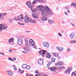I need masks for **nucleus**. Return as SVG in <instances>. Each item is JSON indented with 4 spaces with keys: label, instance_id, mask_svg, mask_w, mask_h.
<instances>
[{
    "label": "nucleus",
    "instance_id": "4d7b16f0",
    "mask_svg": "<svg viewBox=\"0 0 76 76\" xmlns=\"http://www.w3.org/2000/svg\"><path fill=\"white\" fill-rule=\"evenodd\" d=\"M64 14L66 15V16H67L68 15V14H67V13L66 12H64Z\"/></svg>",
    "mask_w": 76,
    "mask_h": 76
},
{
    "label": "nucleus",
    "instance_id": "bb28decb",
    "mask_svg": "<svg viewBox=\"0 0 76 76\" xmlns=\"http://www.w3.org/2000/svg\"><path fill=\"white\" fill-rule=\"evenodd\" d=\"M30 68L31 67L30 66L27 65L26 67V69H27V70H29V69H30Z\"/></svg>",
    "mask_w": 76,
    "mask_h": 76
},
{
    "label": "nucleus",
    "instance_id": "20e7f679",
    "mask_svg": "<svg viewBox=\"0 0 76 76\" xmlns=\"http://www.w3.org/2000/svg\"><path fill=\"white\" fill-rule=\"evenodd\" d=\"M25 18L24 20L26 22H28V21L30 22H32V19L30 18H28L27 15H26Z\"/></svg>",
    "mask_w": 76,
    "mask_h": 76
},
{
    "label": "nucleus",
    "instance_id": "cd10ccee",
    "mask_svg": "<svg viewBox=\"0 0 76 76\" xmlns=\"http://www.w3.org/2000/svg\"><path fill=\"white\" fill-rule=\"evenodd\" d=\"M8 74L10 75V76H12V72L10 71H9Z\"/></svg>",
    "mask_w": 76,
    "mask_h": 76
},
{
    "label": "nucleus",
    "instance_id": "09e8293b",
    "mask_svg": "<svg viewBox=\"0 0 76 76\" xmlns=\"http://www.w3.org/2000/svg\"><path fill=\"white\" fill-rule=\"evenodd\" d=\"M32 22L33 23H36V21L35 20H33L32 21Z\"/></svg>",
    "mask_w": 76,
    "mask_h": 76
},
{
    "label": "nucleus",
    "instance_id": "69168bd1",
    "mask_svg": "<svg viewBox=\"0 0 76 76\" xmlns=\"http://www.w3.org/2000/svg\"><path fill=\"white\" fill-rule=\"evenodd\" d=\"M50 45L49 44H48V47H49L50 46Z\"/></svg>",
    "mask_w": 76,
    "mask_h": 76
},
{
    "label": "nucleus",
    "instance_id": "f3484780",
    "mask_svg": "<svg viewBox=\"0 0 76 76\" xmlns=\"http://www.w3.org/2000/svg\"><path fill=\"white\" fill-rule=\"evenodd\" d=\"M44 10L46 12H48V7L47 6H45L44 7Z\"/></svg>",
    "mask_w": 76,
    "mask_h": 76
},
{
    "label": "nucleus",
    "instance_id": "aec40b11",
    "mask_svg": "<svg viewBox=\"0 0 76 76\" xmlns=\"http://www.w3.org/2000/svg\"><path fill=\"white\" fill-rule=\"evenodd\" d=\"M52 54L54 55L55 57H58V53H52Z\"/></svg>",
    "mask_w": 76,
    "mask_h": 76
},
{
    "label": "nucleus",
    "instance_id": "7ed1b4c3",
    "mask_svg": "<svg viewBox=\"0 0 76 76\" xmlns=\"http://www.w3.org/2000/svg\"><path fill=\"white\" fill-rule=\"evenodd\" d=\"M53 10L50 9L49 7H48V14L50 16L53 15Z\"/></svg>",
    "mask_w": 76,
    "mask_h": 76
},
{
    "label": "nucleus",
    "instance_id": "2f4dec72",
    "mask_svg": "<svg viewBox=\"0 0 76 76\" xmlns=\"http://www.w3.org/2000/svg\"><path fill=\"white\" fill-rule=\"evenodd\" d=\"M71 5V6H74L76 7V3H72Z\"/></svg>",
    "mask_w": 76,
    "mask_h": 76
},
{
    "label": "nucleus",
    "instance_id": "e2e57ef3",
    "mask_svg": "<svg viewBox=\"0 0 76 76\" xmlns=\"http://www.w3.org/2000/svg\"><path fill=\"white\" fill-rule=\"evenodd\" d=\"M21 17V18H22V19H23V17H22V15H20Z\"/></svg>",
    "mask_w": 76,
    "mask_h": 76
},
{
    "label": "nucleus",
    "instance_id": "1a4fd4ad",
    "mask_svg": "<svg viewBox=\"0 0 76 76\" xmlns=\"http://www.w3.org/2000/svg\"><path fill=\"white\" fill-rule=\"evenodd\" d=\"M38 63L39 64H43V59H40L38 61Z\"/></svg>",
    "mask_w": 76,
    "mask_h": 76
},
{
    "label": "nucleus",
    "instance_id": "864d4df0",
    "mask_svg": "<svg viewBox=\"0 0 76 76\" xmlns=\"http://www.w3.org/2000/svg\"><path fill=\"white\" fill-rule=\"evenodd\" d=\"M18 23V24H19V25H25V24L24 23H21L20 24V23Z\"/></svg>",
    "mask_w": 76,
    "mask_h": 76
},
{
    "label": "nucleus",
    "instance_id": "72a5a7b5",
    "mask_svg": "<svg viewBox=\"0 0 76 76\" xmlns=\"http://www.w3.org/2000/svg\"><path fill=\"white\" fill-rule=\"evenodd\" d=\"M3 25L1 24H0V30H1V29L3 28Z\"/></svg>",
    "mask_w": 76,
    "mask_h": 76
},
{
    "label": "nucleus",
    "instance_id": "c85d7f7f",
    "mask_svg": "<svg viewBox=\"0 0 76 76\" xmlns=\"http://www.w3.org/2000/svg\"><path fill=\"white\" fill-rule=\"evenodd\" d=\"M59 51H63V48H60Z\"/></svg>",
    "mask_w": 76,
    "mask_h": 76
},
{
    "label": "nucleus",
    "instance_id": "ddd939ff",
    "mask_svg": "<svg viewBox=\"0 0 76 76\" xmlns=\"http://www.w3.org/2000/svg\"><path fill=\"white\" fill-rule=\"evenodd\" d=\"M43 45L44 47H47V46H48V43L46 42H43Z\"/></svg>",
    "mask_w": 76,
    "mask_h": 76
},
{
    "label": "nucleus",
    "instance_id": "37998d69",
    "mask_svg": "<svg viewBox=\"0 0 76 76\" xmlns=\"http://www.w3.org/2000/svg\"><path fill=\"white\" fill-rule=\"evenodd\" d=\"M8 59H9V60H10L12 61H14V60H13V59H12V58H9Z\"/></svg>",
    "mask_w": 76,
    "mask_h": 76
},
{
    "label": "nucleus",
    "instance_id": "13d9d810",
    "mask_svg": "<svg viewBox=\"0 0 76 76\" xmlns=\"http://www.w3.org/2000/svg\"><path fill=\"white\" fill-rule=\"evenodd\" d=\"M0 54H1V55H3V56H4V53H0Z\"/></svg>",
    "mask_w": 76,
    "mask_h": 76
},
{
    "label": "nucleus",
    "instance_id": "6e6552de",
    "mask_svg": "<svg viewBox=\"0 0 76 76\" xmlns=\"http://www.w3.org/2000/svg\"><path fill=\"white\" fill-rule=\"evenodd\" d=\"M48 22L51 25L54 24V20H53L49 19L48 20Z\"/></svg>",
    "mask_w": 76,
    "mask_h": 76
},
{
    "label": "nucleus",
    "instance_id": "dca6fc26",
    "mask_svg": "<svg viewBox=\"0 0 76 76\" xmlns=\"http://www.w3.org/2000/svg\"><path fill=\"white\" fill-rule=\"evenodd\" d=\"M56 66H59V65H62V62H59L58 63H56L55 64Z\"/></svg>",
    "mask_w": 76,
    "mask_h": 76
},
{
    "label": "nucleus",
    "instance_id": "774afa93",
    "mask_svg": "<svg viewBox=\"0 0 76 76\" xmlns=\"http://www.w3.org/2000/svg\"><path fill=\"white\" fill-rule=\"evenodd\" d=\"M75 76H76V71L75 72Z\"/></svg>",
    "mask_w": 76,
    "mask_h": 76
},
{
    "label": "nucleus",
    "instance_id": "412c9836",
    "mask_svg": "<svg viewBox=\"0 0 76 76\" xmlns=\"http://www.w3.org/2000/svg\"><path fill=\"white\" fill-rule=\"evenodd\" d=\"M71 44H75L76 43V40H72L71 42Z\"/></svg>",
    "mask_w": 76,
    "mask_h": 76
},
{
    "label": "nucleus",
    "instance_id": "58836bf2",
    "mask_svg": "<svg viewBox=\"0 0 76 76\" xmlns=\"http://www.w3.org/2000/svg\"><path fill=\"white\" fill-rule=\"evenodd\" d=\"M17 18L18 19V20H22V18H20L19 17H17Z\"/></svg>",
    "mask_w": 76,
    "mask_h": 76
},
{
    "label": "nucleus",
    "instance_id": "ea45409f",
    "mask_svg": "<svg viewBox=\"0 0 76 76\" xmlns=\"http://www.w3.org/2000/svg\"><path fill=\"white\" fill-rule=\"evenodd\" d=\"M52 62H49L48 64V66H50V64H52Z\"/></svg>",
    "mask_w": 76,
    "mask_h": 76
},
{
    "label": "nucleus",
    "instance_id": "a211bd4d",
    "mask_svg": "<svg viewBox=\"0 0 76 76\" xmlns=\"http://www.w3.org/2000/svg\"><path fill=\"white\" fill-rule=\"evenodd\" d=\"M26 5H27L29 7H31V3L29 2H27V3L26 4Z\"/></svg>",
    "mask_w": 76,
    "mask_h": 76
},
{
    "label": "nucleus",
    "instance_id": "393cba45",
    "mask_svg": "<svg viewBox=\"0 0 76 76\" xmlns=\"http://www.w3.org/2000/svg\"><path fill=\"white\" fill-rule=\"evenodd\" d=\"M12 67H13L14 69L15 70V71H16L17 70V68H16V66L15 65H13L12 66Z\"/></svg>",
    "mask_w": 76,
    "mask_h": 76
},
{
    "label": "nucleus",
    "instance_id": "3c124183",
    "mask_svg": "<svg viewBox=\"0 0 76 76\" xmlns=\"http://www.w3.org/2000/svg\"><path fill=\"white\" fill-rule=\"evenodd\" d=\"M65 8L66 9H69V7H68L67 6H66L65 7Z\"/></svg>",
    "mask_w": 76,
    "mask_h": 76
},
{
    "label": "nucleus",
    "instance_id": "680f3d73",
    "mask_svg": "<svg viewBox=\"0 0 76 76\" xmlns=\"http://www.w3.org/2000/svg\"><path fill=\"white\" fill-rule=\"evenodd\" d=\"M9 52H12V50H9Z\"/></svg>",
    "mask_w": 76,
    "mask_h": 76
},
{
    "label": "nucleus",
    "instance_id": "b1692460",
    "mask_svg": "<svg viewBox=\"0 0 76 76\" xmlns=\"http://www.w3.org/2000/svg\"><path fill=\"white\" fill-rule=\"evenodd\" d=\"M51 57V55L49 53H48V58L50 59V58Z\"/></svg>",
    "mask_w": 76,
    "mask_h": 76
},
{
    "label": "nucleus",
    "instance_id": "473e14b6",
    "mask_svg": "<svg viewBox=\"0 0 76 76\" xmlns=\"http://www.w3.org/2000/svg\"><path fill=\"white\" fill-rule=\"evenodd\" d=\"M31 11L32 12H35L37 11V10L34 8L32 10H31Z\"/></svg>",
    "mask_w": 76,
    "mask_h": 76
},
{
    "label": "nucleus",
    "instance_id": "f03ea898",
    "mask_svg": "<svg viewBox=\"0 0 76 76\" xmlns=\"http://www.w3.org/2000/svg\"><path fill=\"white\" fill-rule=\"evenodd\" d=\"M47 51L45 50H42L38 52V53L42 57H44V55L46 53Z\"/></svg>",
    "mask_w": 76,
    "mask_h": 76
},
{
    "label": "nucleus",
    "instance_id": "c756f323",
    "mask_svg": "<svg viewBox=\"0 0 76 76\" xmlns=\"http://www.w3.org/2000/svg\"><path fill=\"white\" fill-rule=\"evenodd\" d=\"M3 28L4 29H7V27L6 26H5L3 25Z\"/></svg>",
    "mask_w": 76,
    "mask_h": 76
},
{
    "label": "nucleus",
    "instance_id": "603ef678",
    "mask_svg": "<svg viewBox=\"0 0 76 76\" xmlns=\"http://www.w3.org/2000/svg\"><path fill=\"white\" fill-rule=\"evenodd\" d=\"M67 51H70V48H68L66 49Z\"/></svg>",
    "mask_w": 76,
    "mask_h": 76
},
{
    "label": "nucleus",
    "instance_id": "2eb2a0df",
    "mask_svg": "<svg viewBox=\"0 0 76 76\" xmlns=\"http://www.w3.org/2000/svg\"><path fill=\"white\" fill-rule=\"evenodd\" d=\"M37 8L38 9H42V8H43V7L42 5H39L37 6Z\"/></svg>",
    "mask_w": 76,
    "mask_h": 76
},
{
    "label": "nucleus",
    "instance_id": "5701e85b",
    "mask_svg": "<svg viewBox=\"0 0 76 76\" xmlns=\"http://www.w3.org/2000/svg\"><path fill=\"white\" fill-rule=\"evenodd\" d=\"M61 69H65V67H64V66H61L59 67V70H60Z\"/></svg>",
    "mask_w": 76,
    "mask_h": 76
},
{
    "label": "nucleus",
    "instance_id": "bf43d9fd",
    "mask_svg": "<svg viewBox=\"0 0 76 76\" xmlns=\"http://www.w3.org/2000/svg\"><path fill=\"white\" fill-rule=\"evenodd\" d=\"M35 76H40V74H38L37 75H35Z\"/></svg>",
    "mask_w": 76,
    "mask_h": 76
},
{
    "label": "nucleus",
    "instance_id": "338daca9",
    "mask_svg": "<svg viewBox=\"0 0 76 76\" xmlns=\"http://www.w3.org/2000/svg\"><path fill=\"white\" fill-rule=\"evenodd\" d=\"M13 59H14V60H16V58H13Z\"/></svg>",
    "mask_w": 76,
    "mask_h": 76
},
{
    "label": "nucleus",
    "instance_id": "c9c22d12",
    "mask_svg": "<svg viewBox=\"0 0 76 76\" xmlns=\"http://www.w3.org/2000/svg\"><path fill=\"white\" fill-rule=\"evenodd\" d=\"M26 76H33V75H32L29 74L28 73H27Z\"/></svg>",
    "mask_w": 76,
    "mask_h": 76
},
{
    "label": "nucleus",
    "instance_id": "7c9ffc66",
    "mask_svg": "<svg viewBox=\"0 0 76 76\" xmlns=\"http://www.w3.org/2000/svg\"><path fill=\"white\" fill-rule=\"evenodd\" d=\"M37 2V1L36 0H34L32 2V4H35Z\"/></svg>",
    "mask_w": 76,
    "mask_h": 76
},
{
    "label": "nucleus",
    "instance_id": "a18cd8bd",
    "mask_svg": "<svg viewBox=\"0 0 76 76\" xmlns=\"http://www.w3.org/2000/svg\"><path fill=\"white\" fill-rule=\"evenodd\" d=\"M35 72V73H37V74L39 73V72H38V71L37 70H36Z\"/></svg>",
    "mask_w": 76,
    "mask_h": 76
},
{
    "label": "nucleus",
    "instance_id": "9b49d317",
    "mask_svg": "<svg viewBox=\"0 0 76 76\" xmlns=\"http://www.w3.org/2000/svg\"><path fill=\"white\" fill-rule=\"evenodd\" d=\"M13 41H14V39L13 38H11L9 39L8 42L9 43H12V42Z\"/></svg>",
    "mask_w": 76,
    "mask_h": 76
},
{
    "label": "nucleus",
    "instance_id": "5fc2aeb1",
    "mask_svg": "<svg viewBox=\"0 0 76 76\" xmlns=\"http://www.w3.org/2000/svg\"><path fill=\"white\" fill-rule=\"evenodd\" d=\"M23 54H26V53H27V52L25 51H23Z\"/></svg>",
    "mask_w": 76,
    "mask_h": 76
},
{
    "label": "nucleus",
    "instance_id": "052dcab7",
    "mask_svg": "<svg viewBox=\"0 0 76 76\" xmlns=\"http://www.w3.org/2000/svg\"><path fill=\"white\" fill-rule=\"evenodd\" d=\"M71 23L72 26H75V25H74L73 24V23Z\"/></svg>",
    "mask_w": 76,
    "mask_h": 76
},
{
    "label": "nucleus",
    "instance_id": "de8ad7c7",
    "mask_svg": "<svg viewBox=\"0 0 76 76\" xmlns=\"http://www.w3.org/2000/svg\"><path fill=\"white\" fill-rule=\"evenodd\" d=\"M60 47H56V49H57V50H58V51H59V50H60Z\"/></svg>",
    "mask_w": 76,
    "mask_h": 76
},
{
    "label": "nucleus",
    "instance_id": "6e6d98bb",
    "mask_svg": "<svg viewBox=\"0 0 76 76\" xmlns=\"http://www.w3.org/2000/svg\"><path fill=\"white\" fill-rule=\"evenodd\" d=\"M46 58H48V53H47L46 54Z\"/></svg>",
    "mask_w": 76,
    "mask_h": 76
},
{
    "label": "nucleus",
    "instance_id": "f8f14e48",
    "mask_svg": "<svg viewBox=\"0 0 76 76\" xmlns=\"http://www.w3.org/2000/svg\"><path fill=\"white\" fill-rule=\"evenodd\" d=\"M70 70H71V69H68L65 71V73H66V74H67L68 73L69 74H70Z\"/></svg>",
    "mask_w": 76,
    "mask_h": 76
},
{
    "label": "nucleus",
    "instance_id": "a19ab883",
    "mask_svg": "<svg viewBox=\"0 0 76 76\" xmlns=\"http://www.w3.org/2000/svg\"><path fill=\"white\" fill-rule=\"evenodd\" d=\"M14 19L15 20V21H18V20H19V19L17 18V17L16 18H14Z\"/></svg>",
    "mask_w": 76,
    "mask_h": 76
},
{
    "label": "nucleus",
    "instance_id": "e433bc0d",
    "mask_svg": "<svg viewBox=\"0 0 76 76\" xmlns=\"http://www.w3.org/2000/svg\"><path fill=\"white\" fill-rule=\"evenodd\" d=\"M8 21L9 22H12V21H13V19H9L8 20Z\"/></svg>",
    "mask_w": 76,
    "mask_h": 76
},
{
    "label": "nucleus",
    "instance_id": "49530a36",
    "mask_svg": "<svg viewBox=\"0 0 76 76\" xmlns=\"http://www.w3.org/2000/svg\"><path fill=\"white\" fill-rule=\"evenodd\" d=\"M58 35H59V36H60V37H62V35H61V34H60V33H58Z\"/></svg>",
    "mask_w": 76,
    "mask_h": 76
},
{
    "label": "nucleus",
    "instance_id": "0e129e2a",
    "mask_svg": "<svg viewBox=\"0 0 76 76\" xmlns=\"http://www.w3.org/2000/svg\"><path fill=\"white\" fill-rule=\"evenodd\" d=\"M43 76H48V75L47 74H44Z\"/></svg>",
    "mask_w": 76,
    "mask_h": 76
},
{
    "label": "nucleus",
    "instance_id": "c03bdc74",
    "mask_svg": "<svg viewBox=\"0 0 76 76\" xmlns=\"http://www.w3.org/2000/svg\"><path fill=\"white\" fill-rule=\"evenodd\" d=\"M25 43L26 45H27L28 44V41H27V40H26L25 41Z\"/></svg>",
    "mask_w": 76,
    "mask_h": 76
},
{
    "label": "nucleus",
    "instance_id": "4468645a",
    "mask_svg": "<svg viewBox=\"0 0 76 76\" xmlns=\"http://www.w3.org/2000/svg\"><path fill=\"white\" fill-rule=\"evenodd\" d=\"M33 16L34 18H38V15H36L35 13H34L33 14Z\"/></svg>",
    "mask_w": 76,
    "mask_h": 76
},
{
    "label": "nucleus",
    "instance_id": "f257e3e1",
    "mask_svg": "<svg viewBox=\"0 0 76 76\" xmlns=\"http://www.w3.org/2000/svg\"><path fill=\"white\" fill-rule=\"evenodd\" d=\"M42 14L44 17L41 18V20H43L44 21L47 20V13L45 12L44 11H43L42 12Z\"/></svg>",
    "mask_w": 76,
    "mask_h": 76
},
{
    "label": "nucleus",
    "instance_id": "4be33fe9",
    "mask_svg": "<svg viewBox=\"0 0 76 76\" xmlns=\"http://www.w3.org/2000/svg\"><path fill=\"white\" fill-rule=\"evenodd\" d=\"M27 65L25 64H24L22 66V67L23 69H26V66Z\"/></svg>",
    "mask_w": 76,
    "mask_h": 76
},
{
    "label": "nucleus",
    "instance_id": "4c0bfd02",
    "mask_svg": "<svg viewBox=\"0 0 76 76\" xmlns=\"http://www.w3.org/2000/svg\"><path fill=\"white\" fill-rule=\"evenodd\" d=\"M34 8V7L33 6H31L30 9L31 10H33Z\"/></svg>",
    "mask_w": 76,
    "mask_h": 76
},
{
    "label": "nucleus",
    "instance_id": "9d476101",
    "mask_svg": "<svg viewBox=\"0 0 76 76\" xmlns=\"http://www.w3.org/2000/svg\"><path fill=\"white\" fill-rule=\"evenodd\" d=\"M75 33H72L70 35V38L71 39H73L75 37Z\"/></svg>",
    "mask_w": 76,
    "mask_h": 76
},
{
    "label": "nucleus",
    "instance_id": "39448f33",
    "mask_svg": "<svg viewBox=\"0 0 76 76\" xmlns=\"http://www.w3.org/2000/svg\"><path fill=\"white\" fill-rule=\"evenodd\" d=\"M48 69L51 70L52 72H56V70H57V68L56 67L53 66L51 68H48Z\"/></svg>",
    "mask_w": 76,
    "mask_h": 76
},
{
    "label": "nucleus",
    "instance_id": "6ab92c4d",
    "mask_svg": "<svg viewBox=\"0 0 76 76\" xmlns=\"http://www.w3.org/2000/svg\"><path fill=\"white\" fill-rule=\"evenodd\" d=\"M18 71L20 73H23L24 72V71L21 70L20 69H18Z\"/></svg>",
    "mask_w": 76,
    "mask_h": 76
},
{
    "label": "nucleus",
    "instance_id": "f704fd0d",
    "mask_svg": "<svg viewBox=\"0 0 76 76\" xmlns=\"http://www.w3.org/2000/svg\"><path fill=\"white\" fill-rule=\"evenodd\" d=\"M72 76H76V75L75 74V72H73L72 73Z\"/></svg>",
    "mask_w": 76,
    "mask_h": 76
},
{
    "label": "nucleus",
    "instance_id": "423d86ee",
    "mask_svg": "<svg viewBox=\"0 0 76 76\" xmlns=\"http://www.w3.org/2000/svg\"><path fill=\"white\" fill-rule=\"evenodd\" d=\"M22 41L23 40L22 38H19L18 39L17 43L18 45H22Z\"/></svg>",
    "mask_w": 76,
    "mask_h": 76
},
{
    "label": "nucleus",
    "instance_id": "8fccbe9b",
    "mask_svg": "<svg viewBox=\"0 0 76 76\" xmlns=\"http://www.w3.org/2000/svg\"><path fill=\"white\" fill-rule=\"evenodd\" d=\"M1 18H2V14L0 13V19H1Z\"/></svg>",
    "mask_w": 76,
    "mask_h": 76
},
{
    "label": "nucleus",
    "instance_id": "a878e982",
    "mask_svg": "<svg viewBox=\"0 0 76 76\" xmlns=\"http://www.w3.org/2000/svg\"><path fill=\"white\" fill-rule=\"evenodd\" d=\"M55 61H56V58H52V61L53 63H55Z\"/></svg>",
    "mask_w": 76,
    "mask_h": 76
},
{
    "label": "nucleus",
    "instance_id": "79ce46f5",
    "mask_svg": "<svg viewBox=\"0 0 76 76\" xmlns=\"http://www.w3.org/2000/svg\"><path fill=\"white\" fill-rule=\"evenodd\" d=\"M2 15H3L4 16H6L7 15V13H1Z\"/></svg>",
    "mask_w": 76,
    "mask_h": 76
},
{
    "label": "nucleus",
    "instance_id": "0eeeda50",
    "mask_svg": "<svg viewBox=\"0 0 76 76\" xmlns=\"http://www.w3.org/2000/svg\"><path fill=\"white\" fill-rule=\"evenodd\" d=\"M29 42L31 45L33 46L35 45V42L32 39H30L29 40Z\"/></svg>",
    "mask_w": 76,
    "mask_h": 76
}]
</instances>
